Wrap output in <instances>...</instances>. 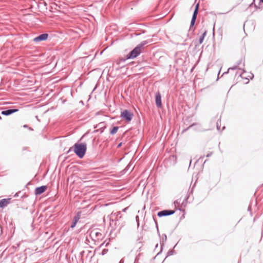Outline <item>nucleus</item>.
Masks as SVG:
<instances>
[{
    "instance_id": "1",
    "label": "nucleus",
    "mask_w": 263,
    "mask_h": 263,
    "mask_svg": "<svg viewBox=\"0 0 263 263\" xmlns=\"http://www.w3.org/2000/svg\"><path fill=\"white\" fill-rule=\"evenodd\" d=\"M72 149L79 158H82L86 153L87 145L85 143H76L73 147H71L69 151Z\"/></svg>"
},
{
    "instance_id": "2",
    "label": "nucleus",
    "mask_w": 263,
    "mask_h": 263,
    "mask_svg": "<svg viewBox=\"0 0 263 263\" xmlns=\"http://www.w3.org/2000/svg\"><path fill=\"white\" fill-rule=\"evenodd\" d=\"M148 43L147 41H144L140 43L126 55V59H133L137 57L142 52L143 46Z\"/></svg>"
},
{
    "instance_id": "3",
    "label": "nucleus",
    "mask_w": 263,
    "mask_h": 263,
    "mask_svg": "<svg viewBox=\"0 0 263 263\" xmlns=\"http://www.w3.org/2000/svg\"><path fill=\"white\" fill-rule=\"evenodd\" d=\"M133 114L127 109L124 110L121 113V117L126 121H130L132 119Z\"/></svg>"
},
{
    "instance_id": "4",
    "label": "nucleus",
    "mask_w": 263,
    "mask_h": 263,
    "mask_svg": "<svg viewBox=\"0 0 263 263\" xmlns=\"http://www.w3.org/2000/svg\"><path fill=\"white\" fill-rule=\"evenodd\" d=\"M90 236L91 238L95 241H99L102 239L103 237L102 234L97 231H92L90 232Z\"/></svg>"
},
{
    "instance_id": "5",
    "label": "nucleus",
    "mask_w": 263,
    "mask_h": 263,
    "mask_svg": "<svg viewBox=\"0 0 263 263\" xmlns=\"http://www.w3.org/2000/svg\"><path fill=\"white\" fill-rule=\"evenodd\" d=\"M175 211L170 210H164L159 212L157 214L158 216L161 217L162 216H169L175 213Z\"/></svg>"
},
{
    "instance_id": "6",
    "label": "nucleus",
    "mask_w": 263,
    "mask_h": 263,
    "mask_svg": "<svg viewBox=\"0 0 263 263\" xmlns=\"http://www.w3.org/2000/svg\"><path fill=\"white\" fill-rule=\"evenodd\" d=\"M48 34L47 33H43L34 37L33 41L35 43L44 41L48 39Z\"/></svg>"
},
{
    "instance_id": "7",
    "label": "nucleus",
    "mask_w": 263,
    "mask_h": 263,
    "mask_svg": "<svg viewBox=\"0 0 263 263\" xmlns=\"http://www.w3.org/2000/svg\"><path fill=\"white\" fill-rule=\"evenodd\" d=\"M199 4L196 5L191 22V27L193 26L196 21L198 12Z\"/></svg>"
},
{
    "instance_id": "8",
    "label": "nucleus",
    "mask_w": 263,
    "mask_h": 263,
    "mask_svg": "<svg viewBox=\"0 0 263 263\" xmlns=\"http://www.w3.org/2000/svg\"><path fill=\"white\" fill-rule=\"evenodd\" d=\"M10 203V198L2 199L0 200V209H4Z\"/></svg>"
},
{
    "instance_id": "9",
    "label": "nucleus",
    "mask_w": 263,
    "mask_h": 263,
    "mask_svg": "<svg viewBox=\"0 0 263 263\" xmlns=\"http://www.w3.org/2000/svg\"><path fill=\"white\" fill-rule=\"evenodd\" d=\"M155 101L157 107H160L162 106L161 96L159 92H158L156 93Z\"/></svg>"
},
{
    "instance_id": "10",
    "label": "nucleus",
    "mask_w": 263,
    "mask_h": 263,
    "mask_svg": "<svg viewBox=\"0 0 263 263\" xmlns=\"http://www.w3.org/2000/svg\"><path fill=\"white\" fill-rule=\"evenodd\" d=\"M47 189V186L45 185H43L40 187H37L35 189V194L36 195H41L43 193H44Z\"/></svg>"
},
{
    "instance_id": "11",
    "label": "nucleus",
    "mask_w": 263,
    "mask_h": 263,
    "mask_svg": "<svg viewBox=\"0 0 263 263\" xmlns=\"http://www.w3.org/2000/svg\"><path fill=\"white\" fill-rule=\"evenodd\" d=\"M17 109H9L6 110H3L1 112V114L4 116H9L13 113L18 111Z\"/></svg>"
},
{
    "instance_id": "12",
    "label": "nucleus",
    "mask_w": 263,
    "mask_h": 263,
    "mask_svg": "<svg viewBox=\"0 0 263 263\" xmlns=\"http://www.w3.org/2000/svg\"><path fill=\"white\" fill-rule=\"evenodd\" d=\"M128 60V59H126V55L124 58H120L118 59L117 62L116 64L118 65H121L122 67H123L124 65H123V63L127 60Z\"/></svg>"
},
{
    "instance_id": "13",
    "label": "nucleus",
    "mask_w": 263,
    "mask_h": 263,
    "mask_svg": "<svg viewBox=\"0 0 263 263\" xmlns=\"http://www.w3.org/2000/svg\"><path fill=\"white\" fill-rule=\"evenodd\" d=\"M206 31L205 30L199 39V44H201L203 43V40H204V37L206 36Z\"/></svg>"
},
{
    "instance_id": "14",
    "label": "nucleus",
    "mask_w": 263,
    "mask_h": 263,
    "mask_svg": "<svg viewBox=\"0 0 263 263\" xmlns=\"http://www.w3.org/2000/svg\"><path fill=\"white\" fill-rule=\"evenodd\" d=\"M119 129V127L118 126H114L112 129L110 130V134L111 135H115L118 131Z\"/></svg>"
},
{
    "instance_id": "15",
    "label": "nucleus",
    "mask_w": 263,
    "mask_h": 263,
    "mask_svg": "<svg viewBox=\"0 0 263 263\" xmlns=\"http://www.w3.org/2000/svg\"><path fill=\"white\" fill-rule=\"evenodd\" d=\"M80 218V215L79 214H78L76 216H75L73 218V222H76L77 223L78 220H79V219Z\"/></svg>"
},
{
    "instance_id": "16",
    "label": "nucleus",
    "mask_w": 263,
    "mask_h": 263,
    "mask_svg": "<svg viewBox=\"0 0 263 263\" xmlns=\"http://www.w3.org/2000/svg\"><path fill=\"white\" fill-rule=\"evenodd\" d=\"M80 218V215L79 214H78L76 216H75L73 218V222H76L77 223L78 220H79V219Z\"/></svg>"
},
{
    "instance_id": "17",
    "label": "nucleus",
    "mask_w": 263,
    "mask_h": 263,
    "mask_svg": "<svg viewBox=\"0 0 263 263\" xmlns=\"http://www.w3.org/2000/svg\"><path fill=\"white\" fill-rule=\"evenodd\" d=\"M237 68V66H234L233 67H230L228 69V71L227 72H224L223 73V75L224 74H226V73H228L229 71L230 70V69H232V70H235V69H236Z\"/></svg>"
},
{
    "instance_id": "18",
    "label": "nucleus",
    "mask_w": 263,
    "mask_h": 263,
    "mask_svg": "<svg viewBox=\"0 0 263 263\" xmlns=\"http://www.w3.org/2000/svg\"><path fill=\"white\" fill-rule=\"evenodd\" d=\"M166 239H167V236L165 234H164L163 237L162 238V243L161 244V247L164 245V242L165 241H166Z\"/></svg>"
},
{
    "instance_id": "19",
    "label": "nucleus",
    "mask_w": 263,
    "mask_h": 263,
    "mask_svg": "<svg viewBox=\"0 0 263 263\" xmlns=\"http://www.w3.org/2000/svg\"><path fill=\"white\" fill-rule=\"evenodd\" d=\"M174 253V251L173 250H170L167 252V256L172 255Z\"/></svg>"
},
{
    "instance_id": "20",
    "label": "nucleus",
    "mask_w": 263,
    "mask_h": 263,
    "mask_svg": "<svg viewBox=\"0 0 263 263\" xmlns=\"http://www.w3.org/2000/svg\"><path fill=\"white\" fill-rule=\"evenodd\" d=\"M242 74L243 73L242 72H239L238 71H237L236 73V75H239V76L241 77V78H243V77L242 76Z\"/></svg>"
},
{
    "instance_id": "21",
    "label": "nucleus",
    "mask_w": 263,
    "mask_h": 263,
    "mask_svg": "<svg viewBox=\"0 0 263 263\" xmlns=\"http://www.w3.org/2000/svg\"><path fill=\"white\" fill-rule=\"evenodd\" d=\"M76 224H77V223H76V222H74L72 221V224H71V227H71V228H74V227H75V226H76Z\"/></svg>"
},
{
    "instance_id": "22",
    "label": "nucleus",
    "mask_w": 263,
    "mask_h": 263,
    "mask_svg": "<svg viewBox=\"0 0 263 263\" xmlns=\"http://www.w3.org/2000/svg\"><path fill=\"white\" fill-rule=\"evenodd\" d=\"M213 154V153L212 152H210L207 155H206V157H211Z\"/></svg>"
},
{
    "instance_id": "23",
    "label": "nucleus",
    "mask_w": 263,
    "mask_h": 263,
    "mask_svg": "<svg viewBox=\"0 0 263 263\" xmlns=\"http://www.w3.org/2000/svg\"><path fill=\"white\" fill-rule=\"evenodd\" d=\"M254 76H253V73H250V75H249L248 76V77L250 79H252L253 78Z\"/></svg>"
},
{
    "instance_id": "24",
    "label": "nucleus",
    "mask_w": 263,
    "mask_h": 263,
    "mask_svg": "<svg viewBox=\"0 0 263 263\" xmlns=\"http://www.w3.org/2000/svg\"><path fill=\"white\" fill-rule=\"evenodd\" d=\"M194 125H195V124H193L191 125L190 126H189L186 129H184L183 131H185V130H187L188 129H189L191 127H192V126H193Z\"/></svg>"
},
{
    "instance_id": "25",
    "label": "nucleus",
    "mask_w": 263,
    "mask_h": 263,
    "mask_svg": "<svg viewBox=\"0 0 263 263\" xmlns=\"http://www.w3.org/2000/svg\"><path fill=\"white\" fill-rule=\"evenodd\" d=\"M153 219H154V220L155 221V223H156L157 229H158V228L157 222L156 220L155 219V218H154V217H153Z\"/></svg>"
},
{
    "instance_id": "26",
    "label": "nucleus",
    "mask_w": 263,
    "mask_h": 263,
    "mask_svg": "<svg viewBox=\"0 0 263 263\" xmlns=\"http://www.w3.org/2000/svg\"><path fill=\"white\" fill-rule=\"evenodd\" d=\"M216 124H217V128L218 130H219L220 126H219L218 122H217Z\"/></svg>"
},
{
    "instance_id": "27",
    "label": "nucleus",
    "mask_w": 263,
    "mask_h": 263,
    "mask_svg": "<svg viewBox=\"0 0 263 263\" xmlns=\"http://www.w3.org/2000/svg\"><path fill=\"white\" fill-rule=\"evenodd\" d=\"M121 145H122V143H119V144L118 145V146H117V147H121Z\"/></svg>"
},
{
    "instance_id": "28",
    "label": "nucleus",
    "mask_w": 263,
    "mask_h": 263,
    "mask_svg": "<svg viewBox=\"0 0 263 263\" xmlns=\"http://www.w3.org/2000/svg\"><path fill=\"white\" fill-rule=\"evenodd\" d=\"M119 263H124V260L123 259H121Z\"/></svg>"
},
{
    "instance_id": "29",
    "label": "nucleus",
    "mask_w": 263,
    "mask_h": 263,
    "mask_svg": "<svg viewBox=\"0 0 263 263\" xmlns=\"http://www.w3.org/2000/svg\"><path fill=\"white\" fill-rule=\"evenodd\" d=\"M103 252L102 254H104V253H105L104 250H103Z\"/></svg>"
},
{
    "instance_id": "30",
    "label": "nucleus",
    "mask_w": 263,
    "mask_h": 263,
    "mask_svg": "<svg viewBox=\"0 0 263 263\" xmlns=\"http://www.w3.org/2000/svg\"><path fill=\"white\" fill-rule=\"evenodd\" d=\"M103 252L102 254H104V253H105L104 250H103Z\"/></svg>"
},
{
    "instance_id": "31",
    "label": "nucleus",
    "mask_w": 263,
    "mask_h": 263,
    "mask_svg": "<svg viewBox=\"0 0 263 263\" xmlns=\"http://www.w3.org/2000/svg\"><path fill=\"white\" fill-rule=\"evenodd\" d=\"M103 252L102 254H104V253H105L104 250H103Z\"/></svg>"
},
{
    "instance_id": "32",
    "label": "nucleus",
    "mask_w": 263,
    "mask_h": 263,
    "mask_svg": "<svg viewBox=\"0 0 263 263\" xmlns=\"http://www.w3.org/2000/svg\"><path fill=\"white\" fill-rule=\"evenodd\" d=\"M260 1L263 3V0H260Z\"/></svg>"
},
{
    "instance_id": "33",
    "label": "nucleus",
    "mask_w": 263,
    "mask_h": 263,
    "mask_svg": "<svg viewBox=\"0 0 263 263\" xmlns=\"http://www.w3.org/2000/svg\"><path fill=\"white\" fill-rule=\"evenodd\" d=\"M219 73H220V71L218 72V76H219Z\"/></svg>"
}]
</instances>
